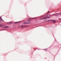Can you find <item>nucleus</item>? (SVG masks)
<instances>
[{
    "instance_id": "obj_1",
    "label": "nucleus",
    "mask_w": 61,
    "mask_h": 61,
    "mask_svg": "<svg viewBox=\"0 0 61 61\" xmlns=\"http://www.w3.org/2000/svg\"><path fill=\"white\" fill-rule=\"evenodd\" d=\"M53 21V23H56V21H55V20H49L47 21V22H49V21Z\"/></svg>"
},
{
    "instance_id": "obj_2",
    "label": "nucleus",
    "mask_w": 61,
    "mask_h": 61,
    "mask_svg": "<svg viewBox=\"0 0 61 61\" xmlns=\"http://www.w3.org/2000/svg\"><path fill=\"white\" fill-rule=\"evenodd\" d=\"M31 23H28V22H24V24H30Z\"/></svg>"
},
{
    "instance_id": "obj_3",
    "label": "nucleus",
    "mask_w": 61,
    "mask_h": 61,
    "mask_svg": "<svg viewBox=\"0 0 61 61\" xmlns=\"http://www.w3.org/2000/svg\"><path fill=\"white\" fill-rule=\"evenodd\" d=\"M47 16L48 18H49L50 17V15H47Z\"/></svg>"
},
{
    "instance_id": "obj_4",
    "label": "nucleus",
    "mask_w": 61,
    "mask_h": 61,
    "mask_svg": "<svg viewBox=\"0 0 61 61\" xmlns=\"http://www.w3.org/2000/svg\"><path fill=\"white\" fill-rule=\"evenodd\" d=\"M29 26L28 25H25L24 26V27H28Z\"/></svg>"
},
{
    "instance_id": "obj_5",
    "label": "nucleus",
    "mask_w": 61,
    "mask_h": 61,
    "mask_svg": "<svg viewBox=\"0 0 61 61\" xmlns=\"http://www.w3.org/2000/svg\"><path fill=\"white\" fill-rule=\"evenodd\" d=\"M46 18H47L46 17H45V18H43L41 19H46Z\"/></svg>"
},
{
    "instance_id": "obj_6",
    "label": "nucleus",
    "mask_w": 61,
    "mask_h": 61,
    "mask_svg": "<svg viewBox=\"0 0 61 61\" xmlns=\"http://www.w3.org/2000/svg\"><path fill=\"white\" fill-rule=\"evenodd\" d=\"M55 15L56 16H58V14H57V13L56 14H55Z\"/></svg>"
},
{
    "instance_id": "obj_7",
    "label": "nucleus",
    "mask_w": 61,
    "mask_h": 61,
    "mask_svg": "<svg viewBox=\"0 0 61 61\" xmlns=\"http://www.w3.org/2000/svg\"><path fill=\"white\" fill-rule=\"evenodd\" d=\"M31 21V19H28V21Z\"/></svg>"
},
{
    "instance_id": "obj_8",
    "label": "nucleus",
    "mask_w": 61,
    "mask_h": 61,
    "mask_svg": "<svg viewBox=\"0 0 61 61\" xmlns=\"http://www.w3.org/2000/svg\"><path fill=\"white\" fill-rule=\"evenodd\" d=\"M4 26V25H2V24H0V27H1V26Z\"/></svg>"
},
{
    "instance_id": "obj_9",
    "label": "nucleus",
    "mask_w": 61,
    "mask_h": 61,
    "mask_svg": "<svg viewBox=\"0 0 61 61\" xmlns=\"http://www.w3.org/2000/svg\"><path fill=\"white\" fill-rule=\"evenodd\" d=\"M9 24L10 25H11V24H12V22H9Z\"/></svg>"
},
{
    "instance_id": "obj_10",
    "label": "nucleus",
    "mask_w": 61,
    "mask_h": 61,
    "mask_svg": "<svg viewBox=\"0 0 61 61\" xmlns=\"http://www.w3.org/2000/svg\"><path fill=\"white\" fill-rule=\"evenodd\" d=\"M21 27H22V28H23V27H24V26H23V25H22L21 26Z\"/></svg>"
},
{
    "instance_id": "obj_11",
    "label": "nucleus",
    "mask_w": 61,
    "mask_h": 61,
    "mask_svg": "<svg viewBox=\"0 0 61 61\" xmlns=\"http://www.w3.org/2000/svg\"><path fill=\"white\" fill-rule=\"evenodd\" d=\"M18 22H15V24H18Z\"/></svg>"
},
{
    "instance_id": "obj_12",
    "label": "nucleus",
    "mask_w": 61,
    "mask_h": 61,
    "mask_svg": "<svg viewBox=\"0 0 61 61\" xmlns=\"http://www.w3.org/2000/svg\"><path fill=\"white\" fill-rule=\"evenodd\" d=\"M6 27H7V26H5V27H4V28H6Z\"/></svg>"
},
{
    "instance_id": "obj_13",
    "label": "nucleus",
    "mask_w": 61,
    "mask_h": 61,
    "mask_svg": "<svg viewBox=\"0 0 61 61\" xmlns=\"http://www.w3.org/2000/svg\"><path fill=\"white\" fill-rule=\"evenodd\" d=\"M13 27H15V25H14L13 26Z\"/></svg>"
},
{
    "instance_id": "obj_14",
    "label": "nucleus",
    "mask_w": 61,
    "mask_h": 61,
    "mask_svg": "<svg viewBox=\"0 0 61 61\" xmlns=\"http://www.w3.org/2000/svg\"><path fill=\"white\" fill-rule=\"evenodd\" d=\"M0 20H2V19L1 18V17H0Z\"/></svg>"
},
{
    "instance_id": "obj_15",
    "label": "nucleus",
    "mask_w": 61,
    "mask_h": 61,
    "mask_svg": "<svg viewBox=\"0 0 61 61\" xmlns=\"http://www.w3.org/2000/svg\"><path fill=\"white\" fill-rule=\"evenodd\" d=\"M60 15H61V12L60 13Z\"/></svg>"
},
{
    "instance_id": "obj_16",
    "label": "nucleus",
    "mask_w": 61,
    "mask_h": 61,
    "mask_svg": "<svg viewBox=\"0 0 61 61\" xmlns=\"http://www.w3.org/2000/svg\"><path fill=\"white\" fill-rule=\"evenodd\" d=\"M49 12H50V11H48V12H47V13H49Z\"/></svg>"
},
{
    "instance_id": "obj_17",
    "label": "nucleus",
    "mask_w": 61,
    "mask_h": 61,
    "mask_svg": "<svg viewBox=\"0 0 61 61\" xmlns=\"http://www.w3.org/2000/svg\"><path fill=\"white\" fill-rule=\"evenodd\" d=\"M32 19H35V18H33Z\"/></svg>"
}]
</instances>
